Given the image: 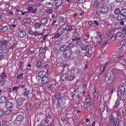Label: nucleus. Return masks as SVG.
Here are the masks:
<instances>
[{
	"label": "nucleus",
	"mask_w": 126,
	"mask_h": 126,
	"mask_svg": "<svg viewBox=\"0 0 126 126\" xmlns=\"http://www.w3.org/2000/svg\"><path fill=\"white\" fill-rule=\"evenodd\" d=\"M27 6H28V11L32 12L33 13L36 12L37 10L36 9H34L32 6L35 5V3L33 1H30L27 3Z\"/></svg>",
	"instance_id": "nucleus-1"
},
{
	"label": "nucleus",
	"mask_w": 126,
	"mask_h": 126,
	"mask_svg": "<svg viewBox=\"0 0 126 126\" xmlns=\"http://www.w3.org/2000/svg\"><path fill=\"white\" fill-rule=\"evenodd\" d=\"M7 78L6 74L4 72H2L0 77V84L1 85H3Z\"/></svg>",
	"instance_id": "nucleus-2"
},
{
	"label": "nucleus",
	"mask_w": 126,
	"mask_h": 126,
	"mask_svg": "<svg viewBox=\"0 0 126 126\" xmlns=\"http://www.w3.org/2000/svg\"><path fill=\"white\" fill-rule=\"evenodd\" d=\"M80 39L81 38L79 37V34L76 33L75 34V35L72 37V40L74 43L78 44L79 43L81 42V41Z\"/></svg>",
	"instance_id": "nucleus-3"
},
{
	"label": "nucleus",
	"mask_w": 126,
	"mask_h": 126,
	"mask_svg": "<svg viewBox=\"0 0 126 126\" xmlns=\"http://www.w3.org/2000/svg\"><path fill=\"white\" fill-rule=\"evenodd\" d=\"M114 77L115 76L114 74H111L110 73H108L105 77V80L107 82L111 81L114 78Z\"/></svg>",
	"instance_id": "nucleus-4"
},
{
	"label": "nucleus",
	"mask_w": 126,
	"mask_h": 126,
	"mask_svg": "<svg viewBox=\"0 0 126 126\" xmlns=\"http://www.w3.org/2000/svg\"><path fill=\"white\" fill-rule=\"evenodd\" d=\"M66 74L68 76V80L71 81L73 80L75 78V76H74L73 74L70 71H69L66 73Z\"/></svg>",
	"instance_id": "nucleus-5"
},
{
	"label": "nucleus",
	"mask_w": 126,
	"mask_h": 126,
	"mask_svg": "<svg viewBox=\"0 0 126 126\" xmlns=\"http://www.w3.org/2000/svg\"><path fill=\"white\" fill-rule=\"evenodd\" d=\"M72 54V52L70 49H67L63 52L64 56L65 58L69 57Z\"/></svg>",
	"instance_id": "nucleus-6"
},
{
	"label": "nucleus",
	"mask_w": 126,
	"mask_h": 126,
	"mask_svg": "<svg viewBox=\"0 0 126 126\" xmlns=\"http://www.w3.org/2000/svg\"><path fill=\"white\" fill-rule=\"evenodd\" d=\"M17 34L18 36L21 38H23L25 37L26 35V33L25 31L22 30L19 31Z\"/></svg>",
	"instance_id": "nucleus-7"
},
{
	"label": "nucleus",
	"mask_w": 126,
	"mask_h": 126,
	"mask_svg": "<svg viewBox=\"0 0 126 126\" xmlns=\"http://www.w3.org/2000/svg\"><path fill=\"white\" fill-rule=\"evenodd\" d=\"M108 8L106 6H104L101 7L100 10V12L101 14H105L108 11Z\"/></svg>",
	"instance_id": "nucleus-8"
},
{
	"label": "nucleus",
	"mask_w": 126,
	"mask_h": 126,
	"mask_svg": "<svg viewBox=\"0 0 126 126\" xmlns=\"http://www.w3.org/2000/svg\"><path fill=\"white\" fill-rule=\"evenodd\" d=\"M68 75L66 74H63L62 75L61 79H60V81L61 82L64 81L68 79Z\"/></svg>",
	"instance_id": "nucleus-9"
},
{
	"label": "nucleus",
	"mask_w": 126,
	"mask_h": 126,
	"mask_svg": "<svg viewBox=\"0 0 126 126\" xmlns=\"http://www.w3.org/2000/svg\"><path fill=\"white\" fill-rule=\"evenodd\" d=\"M125 91V88L124 86L122 85L119 86L118 90L117 96H118L119 95V93L118 92H119L120 94H121V93H122L123 92H124Z\"/></svg>",
	"instance_id": "nucleus-10"
},
{
	"label": "nucleus",
	"mask_w": 126,
	"mask_h": 126,
	"mask_svg": "<svg viewBox=\"0 0 126 126\" xmlns=\"http://www.w3.org/2000/svg\"><path fill=\"white\" fill-rule=\"evenodd\" d=\"M117 121V120L116 118L114 117L112 115H111L110 120V123L113 122V124L115 125L116 124Z\"/></svg>",
	"instance_id": "nucleus-11"
},
{
	"label": "nucleus",
	"mask_w": 126,
	"mask_h": 126,
	"mask_svg": "<svg viewBox=\"0 0 126 126\" xmlns=\"http://www.w3.org/2000/svg\"><path fill=\"white\" fill-rule=\"evenodd\" d=\"M46 74V73L45 71L42 70L39 72L38 76L40 78H42L45 77Z\"/></svg>",
	"instance_id": "nucleus-12"
},
{
	"label": "nucleus",
	"mask_w": 126,
	"mask_h": 126,
	"mask_svg": "<svg viewBox=\"0 0 126 126\" xmlns=\"http://www.w3.org/2000/svg\"><path fill=\"white\" fill-rule=\"evenodd\" d=\"M49 80V78L45 76L42 78V82L44 84H46Z\"/></svg>",
	"instance_id": "nucleus-13"
},
{
	"label": "nucleus",
	"mask_w": 126,
	"mask_h": 126,
	"mask_svg": "<svg viewBox=\"0 0 126 126\" xmlns=\"http://www.w3.org/2000/svg\"><path fill=\"white\" fill-rule=\"evenodd\" d=\"M30 93V90L26 88H24L22 91V94L24 95H27Z\"/></svg>",
	"instance_id": "nucleus-14"
},
{
	"label": "nucleus",
	"mask_w": 126,
	"mask_h": 126,
	"mask_svg": "<svg viewBox=\"0 0 126 126\" xmlns=\"http://www.w3.org/2000/svg\"><path fill=\"white\" fill-rule=\"evenodd\" d=\"M47 18L44 17L40 21V22L42 25H45L47 23Z\"/></svg>",
	"instance_id": "nucleus-15"
},
{
	"label": "nucleus",
	"mask_w": 126,
	"mask_h": 126,
	"mask_svg": "<svg viewBox=\"0 0 126 126\" xmlns=\"http://www.w3.org/2000/svg\"><path fill=\"white\" fill-rule=\"evenodd\" d=\"M62 0H56L55 1L54 3L56 6H59L62 5Z\"/></svg>",
	"instance_id": "nucleus-16"
},
{
	"label": "nucleus",
	"mask_w": 126,
	"mask_h": 126,
	"mask_svg": "<svg viewBox=\"0 0 126 126\" xmlns=\"http://www.w3.org/2000/svg\"><path fill=\"white\" fill-rule=\"evenodd\" d=\"M80 47L82 50H86V51H87V49H88V46L84 44H82L81 45Z\"/></svg>",
	"instance_id": "nucleus-17"
},
{
	"label": "nucleus",
	"mask_w": 126,
	"mask_h": 126,
	"mask_svg": "<svg viewBox=\"0 0 126 126\" xmlns=\"http://www.w3.org/2000/svg\"><path fill=\"white\" fill-rule=\"evenodd\" d=\"M35 50H29V51L28 53L29 55H32L34 54L32 56V58H33L35 57V56L36 55V53H35Z\"/></svg>",
	"instance_id": "nucleus-18"
},
{
	"label": "nucleus",
	"mask_w": 126,
	"mask_h": 126,
	"mask_svg": "<svg viewBox=\"0 0 126 126\" xmlns=\"http://www.w3.org/2000/svg\"><path fill=\"white\" fill-rule=\"evenodd\" d=\"M55 97L58 99H61L62 97V96L60 93V92H57L55 95Z\"/></svg>",
	"instance_id": "nucleus-19"
},
{
	"label": "nucleus",
	"mask_w": 126,
	"mask_h": 126,
	"mask_svg": "<svg viewBox=\"0 0 126 126\" xmlns=\"http://www.w3.org/2000/svg\"><path fill=\"white\" fill-rule=\"evenodd\" d=\"M7 45H6V47L7 48L12 49L14 47V43H7Z\"/></svg>",
	"instance_id": "nucleus-20"
},
{
	"label": "nucleus",
	"mask_w": 126,
	"mask_h": 126,
	"mask_svg": "<svg viewBox=\"0 0 126 126\" xmlns=\"http://www.w3.org/2000/svg\"><path fill=\"white\" fill-rule=\"evenodd\" d=\"M113 33V31L112 30L110 29L109 31H107L106 32V35L107 36L110 37L111 35Z\"/></svg>",
	"instance_id": "nucleus-21"
},
{
	"label": "nucleus",
	"mask_w": 126,
	"mask_h": 126,
	"mask_svg": "<svg viewBox=\"0 0 126 126\" xmlns=\"http://www.w3.org/2000/svg\"><path fill=\"white\" fill-rule=\"evenodd\" d=\"M16 120L18 122L22 121L23 120L22 116L20 115H18L16 118Z\"/></svg>",
	"instance_id": "nucleus-22"
},
{
	"label": "nucleus",
	"mask_w": 126,
	"mask_h": 126,
	"mask_svg": "<svg viewBox=\"0 0 126 126\" xmlns=\"http://www.w3.org/2000/svg\"><path fill=\"white\" fill-rule=\"evenodd\" d=\"M5 105L6 109H9L12 108L13 106V104L12 103H7Z\"/></svg>",
	"instance_id": "nucleus-23"
},
{
	"label": "nucleus",
	"mask_w": 126,
	"mask_h": 126,
	"mask_svg": "<svg viewBox=\"0 0 126 126\" xmlns=\"http://www.w3.org/2000/svg\"><path fill=\"white\" fill-rule=\"evenodd\" d=\"M120 14L124 16H126V9L125 8L122 9L120 11Z\"/></svg>",
	"instance_id": "nucleus-24"
},
{
	"label": "nucleus",
	"mask_w": 126,
	"mask_h": 126,
	"mask_svg": "<svg viewBox=\"0 0 126 126\" xmlns=\"http://www.w3.org/2000/svg\"><path fill=\"white\" fill-rule=\"evenodd\" d=\"M67 47V46L65 45H62L61 46L60 48V51L62 52L64 51L66 49Z\"/></svg>",
	"instance_id": "nucleus-25"
},
{
	"label": "nucleus",
	"mask_w": 126,
	"mask_h": 126,
	"mask_svg": "<svg viewBox=\"0 0 126 126\" xmlns=\"http://www.w3.org/2000/svg\"><path fill=\"white\" fill-rule=\"evenodd\" d=\"M6 101V98L4 96H1L0 97V102H5Z\"/></svg>",
	"instance_id": "nucleus-26"
},
{
	"label": "nucleus",
	"mask_w": 126,
	"mask_h": 126,
	"mask_svg": "<svg viewBox=\"0 0 126 126\" xmlns=\"http://www.w3.org/2000/svg\"><path fill=\"white\" fill-rule=\"evenodd\" d=\"M125 41H122L118 45V48L119 49L121 48L124 45H125Z\"/></svg>",
	"instance_id": "nucleus-27"
},
{
	"label": "nucleus",
	"mask_w": 126,
	"mask_h": 126,
	"mask_svg": "<svg viewBox=\"0 0 126 126\" xmlns=\"http://www.w3.org/2000/svg\"><path fill=\"white\" fill-rule=\"evenodd\" d=\"M75 53L77 57H81V52L79 49H77L76 50Z\"/></svg>",
	"instance_id": "nucleus-28"
},
{
	"label": "nucleus",
	"mask_w": 126,
	"mask_h": 126,
	"mask_svg": "<svg viewBox=\"0 0 126 126\" xmlns=\"http://www.w3.org/2000/svg\"><path fill=\"white\" fill-rule=\"evenodd\" d=\"M124 16L120 14H119L117 16V19L119 21L122 20H123L124 18Z\"/></svg>",
	"instance_id": "nucleus-29"
},
{
	"label": "nucleus",
	"mask_w": 126,
	"mask_h": 126,
	"mask_svg": "<svg viewBox=\"0 0 126 126\" xmlns=\"http://www.w3.org/2000/svg\"><path fill=\"white\" fill-rule=\"evenodd\" d=\"M23 22L26 24H29L31 22L30 19L29 18H26L23 20Z\"/></svg>",
	"instance_id": "nucleus-30"
},
{
	"label": "nucleus",
	"mask_w": 126,
	"mask_h": 126,
	"mask_svg": "<svg viewBox=\"0 0 126 126\" xmlns=\"http://www.w3.org/2000/svg\"><path fill=\"white\" fill-rule=\"evenodd\" d=\"M107 63H106L105 65L104 66L102 65L101 66L100 69V70L101 72H102V73L104 71L105 67L107 65Z\"/></svg>",
	"instance_id": "nucleus-31"
},
{
	"label": "nucleus",
	"mask_w": 126,
	"mask_h": 126,
	"mask_svg": "<svg viewBox=\"0 0 126 126\" xmlns=\"http://www.w3.org/2000/svg\"><path fill=\"white\" fill-rule=\"evenodd\" d=\"M72 29V28L71 26L69 25H67L65 28V30L67 31H71Z\"/></svg>",
	"instance_id": "nucleus-32"
},
{
	"label": "nucleus",
	"mask_w": 126,
	"mask_h": 126,
	"mask_svg": "<svg viewBox=\"0 0 126 126\" xmlns=\"http://www.w3.org/2000/svg\"><path fill=\"white\" fill-rule=\"evenodd\" d=\"M58 32L60 33V34L63 33L64 32L63 28L62 27H60L58 29Z\"/></svg>",
	"instance_id": "nucleus-33"
},
{
	"label": "nucleus",
	"mask_w": 126,
	"mask_h": 126,
	"mask_svg": "<svg viewBox=\"0 0 126 126\" xmlns=\"http://www.w3.org/2000/svg\"><path fill=\"white\" fill-rule=\"evenodd\" d=\"M116 37H119L121 38H122L124 36V35L121 33H118L116 36Z\"/></svg>",
	"instance_id": "nucleus-34"
},
{
	"label": "nucleus",
	"mask_w": 126,
	"mask_h": 126,
	"mask_svg": "<svg viewBox=\"0 0 126 126\" xmlns=\"http://www.w3.org/2000/svg\"><path fill=\"white\" fill-rule=\"evenodd\" d=\"M120 12V9L119 8L116 9L114 11V13L116 15H118Z\"/></svg>",
	"instance_id": "nucleus-35"
},
{
	"label": "nucleus",
	"mask_w": 126,
	"mask_h": 126,
	"mask_svg": "<svg viewBox=\"0 0 126 126\" xmlns=\"http://www.w3.org/2000/svg\"><path fill=\"white\" fill-rule=\"evenodd\" d=\"M41 66V63L39 61H37L36 63V66L38 67L39 68Z\"/></svg>",
	"instance_id": "nucleus-36"
},
{
	"label": "nucleus",
	"mask_w": 126,
	"mask_h": 126,
	"mask_svg": "<svg viewBox=\"0 0 126 126\" xmlns=\"http://www.w3.org/2000/svg\"><path fill=\"white\" fill-rule=\"evenodd\" d=\"M122 94H123V97L124 99H126V91L123 92L122 93L120 94L121 95H122Z\"/></svg>",
	"instance_id": "nucleus-37"
},
{
	"label": "nucleus",
	"mask_w": 126,
	"mask_h": 126,
	"mask_svg": "<svg viewBox=\"0 0 126 126\" xmlns=\"http://www.w3.org/2000/svg\"><path fill=\"white\" fill-rule=\"evenodd\" d=\"M103 41L102 39H98L97 41V43L99 45H100L102 43Z\"/></svg>",
	"instance_id": "nucleus-38"
},
{
	"label": "nucleus",
	"mask_w": 126,
	"mask_h": 126,
	"mask_svg": "<svg viewBox=\"0 0 126 126\" xmlns=\"http://www.w3.org/2000/svg\"><path fill=\"white\" fill-rule=\"evenodd\" d=\"M7 41L6 40H5L2 41L0 42V45L3 46L4 45L6 44Z\"/></svg>",
	"instance_id": "nucleus-39"
},
{
	"label": "nucleus",
	"mask_w": 126,
	"mask_h": 126,
	"mask_svg": "<svg viewBox=\"0 0 126 126\" xmlns=\"http://www.w3.org/2000/svg\"><path fill=\"white\" fill-rule=\"evenodd\" d=\"M41 24V23H40L39 22L36 23H35V27L36 28H39Z\"/></svg>",
	"instance_id": "nucleus-40"
},
{
	"label": "nucleus",
	"mask_w": 126,
	"mask_h": 126,
	"mask_svg": "<svg viewBox=\"0 0 126 126\" xmlns=\"http://www.w3.org/2000/svg\"><path fill=\"white\" fill-rule=\"evenodd\" d=\"M11 113V111L9 110H7L4 112V114L5 115H10Z\"/></svg>",
	"instance_id": "nucleus-41"
},
{
	"label": "nucleus",
	"mask_w": 126,
	"mask_h": 126,
	"mask_svg": "<svg viewBox=\"0 0 126 126\" xmlns=\"http://www.w3.org/2000/svg\"><path fill=\"white\" fill-rule=\"evenodd\" d=\"M61 34H60V33L58 32V33L56 34L55 35L54 37L55 39H57L59 37H60L61 36L60 35Z\"/></svg>",
	"instance_id": "nucleus-42"
},
{
	"label": "nucleus",
	"mask_w": 126,
	"mask_h": 126,
	"mask_svg": "<svg viewBox=\"0 0 126 126\" xmlns=\"http://www.w3.org/2000/svg\"><path fill=\"white\" fill-rule=\"evenodd\" d=\"M47 12L49 14H51L53 12V10L51 9H48L46 10Z\"/></svg>",
	"instance_id": "nucleus-43"
},
{
	"label": "nucleus",
	"mask_w": 126,
	"mask_h": 126,
	"mask_svg": "<svg viewBox=\"0 0 126 126\" xmlns=\"http://www.w3.org/2000/svg\"><path fill=\"white\" fill-rule=\"evenodd\" d=\"M74 46V45L72 43H70L67 46V47H68L70 48H73Z\"/></svg>",
	"instance_id": "nucleus-44"
},
{
	"label": "nucleus",
	"mask_w": 126,
	"mask_h": 126,
	"mask_svg": "<svg viewBox=\"0 0 126 126\" xmlns=\"http://www.w3.org/2000/svg\"><path fill=\"white\" fill-rule=\"evenodd\" d=\"M58 41V42H64L65 41V40L63 37H62L59 39Z\"/></svg>",
	"instance_id": "nucleus-45"
},
{
	"label": "nucleus",
	"mask_w": 126,
	"mask_h": 126,
	"mask_svg": "<svg viewBox=\"0 0 126 126\" xmlns=\"http://www.w3.org/2000/svg\"><path fill=\"white\" fill-rule=\"evenodd\" d=\"M82 73V70L81 69L78 70L77 74H79V75H81Z\"/></svg>",
	"instance_id": "nucleus-46"
},
{
	"label": "nucleus",
	"mask_w": 126,
	"mask_h": 126,
	"mask_svg": "<svg viewBox=\"0 0 126 126\" xmlns=\"http://www.w3.org/2000/svg\"><path fill=\"white\" fill-rule=\"evenodd\" d=\"M18 88V87L15 86V87H14L13 88L12 90L14 91H17Z\"/></svg>",
	"instance_id": "nucleus-47"
},
{
	"label": "nucleus",
	"mask_w": 126,
	"mask_h": 126,
	"mask_svg": "<svg viewBox=\"0 0 126 126\" xmlns=\"http://www.w3.org/2000/svg\"><path fill=\"white\" fill-rule=\"evenodd\" d=\"M108 41L107 40H106L104 42V43L102 45V47L103 48L104 46L107 44Z\"/></svg>",
	"instance_id": "nucleus-48"
},
{
	"label": "nucleus",
	"mask_w": 126,
	"mask_h": 126,
	"mask_svg": "<svg viewBox=\"0 0 126 126\" xmlns=\"http://www.w3.org/2000/svg\"><path fill=\"white\" fill-rule=\"evenodd\" d=\"M23 63L21 61H20L19 63V66L20 68H22V65L23 64Z\"/></svg>",
	"instance_id": "nucleus-49"
},
{
	"label": "nucleus",
	"mask_w": 126,
	"mask_h": 126,
	"mask_svg": "<svg viewBox=\"0 0 126 126\" xmlns=\"http://www.w3.org/2000/svg\"><path fill=\"white\" fill-rule=\"evenodd\" d=\"M31 106V104L30 103H29L28 104L26 107L27 110H29L30 109Z\"/></svg>",
	"instance_id": "nucleus-50"
},
{
	"label": "nucleus",
	"mask_w": 126,
	"mask_h": 126,
	"mask_svg": "<svg viewBox=\"0 0 126 126\" xmlns=\"http://www.w3.org/2000/svg\"><path fill=\"white\" fill-rule=\"evenodd\" d=\"M77 95L78 97H81V92L80 91H77Z\"/></svg>",
	"instance_id": "nucleus-51"
},
{
	"label": "nucleus",
	"mask_w": 126,
	"mask_h": 126,
	"mask_svg": "<svg viewBox=\"0 0 126 126\" xmlns=\"http://www.w3.org/2000/svg\"><path fill=\"white\" fill-rule=\"evenodd\" d=\"M61 120L62 121L63 123H64L65 121V119L64 117L63 116L61 118Z\"/></svg>",
	"instance_id": "nucleus-52"
},
{
	"label": "nucleus",
	"mask_w": 126,
	"mask_h": 126,
	"mask_svg": "<svg viewBox=\"0 0 126 126\" xmlns=\"http://www.w3.org/2000/svg\"><path fill=\"white\" fill-rule=\"evenodd\" d=\"M116 37V36H114L113 37H112V38H110V41H113L114 40H115V38Z\"/></svg>",
	"instance_id": "nucleus-53"
},
{
	"label": "nucleus",
	"mask_w": 126,
	"mask_h": 126,
	"mask_svg": "<svg viewBox=\"0 0 126 126\" xmlns=\"http://www.w3.org/2000/svg\"><path fill=\"white\" fill-rule=\"evenodd\" d=\"M23 75V73L22 74H20L18 75L17 76V78H21L22 77V76Z\"/></svg>",
	"instance_id": "nucleus-54"
},
{
	"label": "nucleus",
	"mask_w": 126,
	"mask_h": 126,
	"mask_svg": "<svg viewBox=\"0 0 126 126\" xmlns=\"http://www.w3.org/2000/svg\"><path fill=\"white\" fill-rule=\"evenodd\" d=\"M28 33L30 34L33 35L34 33V32L31 30H30L28 32Z\"/></svg>",
	"instance_id": "nucleus-55"
},
{
	"label": "nucleus",
	"mask_w": 126,
	"mask_h": 126,
	"mask_svg": "<svg viewBox=\"0 0 126 126\" xmlns=\"http://www.w3.org/2000/svg\"><path fill=\"white\" fill-rule=\"evenodd\" d=\"M94 23L95 24H96V25L97 26H98L99 24V23L96 20L94 21Z\"/></svg>",
	"instance_id": "nucleus-56"
},
{
	"label": "nucleus",
	"mask_w": 126,
	"mask_h": 126,
	"mask_svg": "<svg viewBox=\"0 0 126 126\" xmlns=\"http://www.w3.org/2000/svg\"><path fill=\"white\" fill-rule=\"evenodd\" d=\"M91 98H87L85 100V102H90L91 100Z\"/></svg>",
	"instance_id": "nucleus-57"
},
{
	"label": "nucleus",
	"mask_w": 126,
	"mask_h": 126,
	"mask_svg": "<svg viewBox=\"0 0 126 126\" xmlns=\"http://www.w3.org/2000/svg\"><path fill=\"white\" fill-rule=\"evenodd\" d=\"M122 30L123 32L126 34V28H124L122 29Z\"/></svg>",
	"instance_id": "nucleus-58"
},
{
	"label": "nucleus",
	"mask_w": 126,
	"mask_h": 126,
	"mask_svg": "<svg viewBox=\"0 0 126 126\" xmlns=\"http://www.w3.org/2000/svg\"><path fill=\"white\" fill-rule=\"evenodd\" d=\"M3 112L1 110H0V118L3 115Z\"/></svg>",
	"instance_id": "nucleus-59"
},
{
	"label": "nucleus",
	"mask_w": 126,
	"mask_h": 126,
	"mask_svg": "<svg viewBox=\"0 0 126 126\" xmlns=\"http://www.w3.org/2000/svg\"><path fill=\"white\" fill-rule=\"evenodd\" d=\"M49 123V120L48 119H46L45 120V124H48Z\"/></svg>",
	"instance_id": "nucleus-60"
},
{
	"label": "nucleus",
	"mask_w": 126,
	"mask_h": 126,
	"mask_svg": "<svg viewBox=\"0 0 126 126\" xmlns=\"http://www.w3.org/2000/svg\"><path fill=\"white\" fill-rule=\"evenodd\" d=\"M3 47H2L0 46V53L2 52L3 51Z\"/></svg>",
	"instance_id": "nucleus-61"
},
{
	"label": "nucleus",
	"mask_w": 126,
	"mask_h": 126,
	"mask_svg": "<svg viewBox=\"0 0 126 126\" xmlns=\"http://www.w3.org/2000/svg\"><path fill=\"white\" fill-rule=\"evenodd\" d=\"M121 63L123 65H125L126 64V61H123L121 62Z\"/></svg>",
	"instance_id": "nucleus-62"
},
{
	"label": "nucleus",
	"mask_w": 126,
	"mask_h": 126,
	"mask_svg": "<svg viewBox=\"0 0 126 126\" xmlns=\"http://www.w3.org/2000/svg\"><path fill=\"white\" fill-rule=\"evenodd\" d=\"M47 36V35H45L43 37V41H44L46 39V37Z\"/></svg>",
	"instance_id": "nucleus-63"
},
{
	"label": "nucleus",
	"mask_w": 126,
	"mask_h": 126,
	"mask_svg": "<svg viewBox=\"0 0 126 126\" xmlns=\"http://www.w3.org/2000/svg\"><path fill=\"white\" fill-rule=\"evenodd\" d=\"M33 34L35 36H37L38 35V34L36 32H34Z\"/></svg>",
	"instance_id": "nucleus-64"
}]
</instances>
